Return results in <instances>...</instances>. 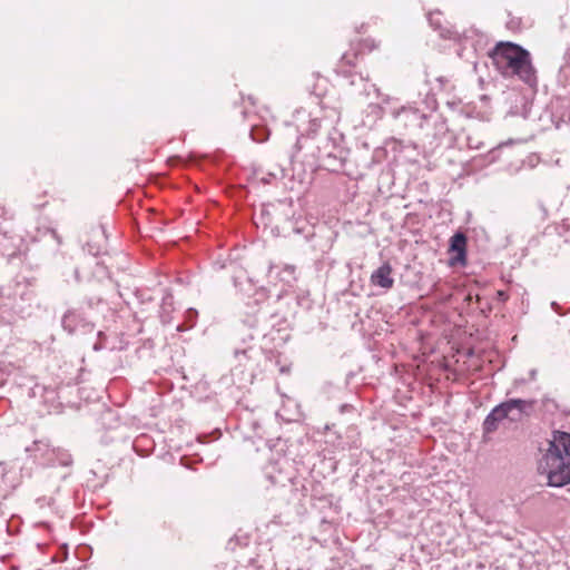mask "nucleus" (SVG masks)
<instances>
[{
	"instance_id": "f257e3e1",
	"label": "nucleus",
	"mask_w": 570,
	"mask_h": 570,
	"mask_svg": "<svg viewBox=\"0 0 570 570\" xmlns=\"http://www.w3.org/2000/svg\"><path fill=\"white\" fill-rule=\"evenodd\" d=\"M538 472L548 480L547 484L561 488L570 484V433L553 430L548 449L539 461Z\"/></svg>"
},
{
	"instance_id": "f03ea898",
	"label": "nucleus",
	"mask_w": 570,
	"mask_h": 570,
	"mask_svg": "<svg viewBox=\"0 0 570 570\" xmlns=\"http://www.w3.org/2000/svg\"><path fill=\"white\" fill-rule=\"evenodd\" d=\"M490 58L503 77L517 76L528 85L535 81L530 53L521 46L510 41L498 42L491 50Z\"/></svg>"
},
{
	"instance_id": "7ed1b4c3",
	"label": "nucleus",
	"mask_w": 570,
	"mask_h": 570,
	"mask_svg": "<svg viewBox=\"0 0 570 570\" xmlns=\"http://www.w3.org/2000/svg\"><path fill=\"white\" fill-rule=\"evenodd\" d=\"M26 452L43 466L60 465L71 468L73 460L69 451L61 448H53L46 440L33 441L32 445L26 448Z\"/></svg>"
},
{
	"instance_id": "20e7f679",
	"label": "nucleus",
	"mask_w": 570,
	"mask_h": 570,
	"mask_svg": "<svg viewBox=\"0 0 570 570\" xmlns=\"http://www.w3.org/2000/svg\"><path fill=\"white\" fill-rule=\"evenodd\" d=\"M341 138V135L334 130L328 135L326 144L318 147L322 167L332 173H342L345 168L348 151L338 145L337 139Z\"/></svg>"
},
{
	"instance_id": "39448f33",
	"label": "nucleus",
	"mask_w": 570,
	"mask_h": 570,
	"mask_svg": "<svg viewBox=\"0 0 570 570\" xmlns=\"http://www.w3.org/2000/svg\"><path fill=\"white\" fill-rule=\"evenodd\" d=\"M360 51L345 52L336 66V73L346 79H350V85L355 86L357 82L363 83L364 92L366 96L371 95V90L379 95V89L373 83H368L367 78L363 77L361 72L354 71L357 67Z\"/></svg>"
},
{
	"instance_id": "423d86ee",
	"label": "nucleus",
	"mask_w": 570,
	"mask_h": 570,
	"mask_svg": "<svg viewBox=\"0 0 570 570\" xmlns=\"http://www.w3.org/2000/svg\"><path fill=\"white\" fill-rule=\"evenodd\" d=\"M61 325L69 334L85 335L95 331V323L83 306L69 308L62 315Z\"/></svg>"
},
{
	"instance_id": "0eeeda50",
	"label": "nucleus",
	"mask_w": 570,
	"mask_h": 570,
	"mask_svg": "<svg viewBox=\"0 0 570 570\" xmlns=\"http://www.w3.org/2000/svg\"><path fill=\"white\" fill-rule=\"evenodd\" d=\"M535 403V400L510 399L500 404L503 406L505 419L512 423H519L531 416Z\"/></svg>"
},
{
	"instance_id": "6e6552de",
	"label": "nucleus",
	"mask_w": 570,
	"mask_h": 570,
	"mask_svg": "<svg viewBox=\"0 0 570 570\" xmlns=\"http://www.w3.org/2000/svg\"><path fill=\"white\" fill-rule=\"evenodd\" d=\"M466 243L468 238L464 233L456 232L450 238L449 250L455 253L449 261L450 266L465 265L466 264Z\"/></svg>"
},
{
	"instance_id": "1a4fd4ad",
	"label": "nucleus",
	"mask_w": 570,
	"mask_h": 570,
	"mask_svg": "<svg viewBox=\"0 0 570 570\" xmlns=\"http://www.w3.org/2000/svg\"><path fill=\"white\" fill-rule=\"evenodd\" d=\"M394 117L400 119L406 127H417L419 129L424 128V124L428 121L429 116L421 112L419 109L413 107H402L393 112Z\"/></svg>"
},
{
	"instance_id": "9d476101",
	"label": "nucleus",
	"mask_w": 570,
	"mask_h": 570,
	"mask_svg": "<svg viewBox=\"0 0 570 570\" xmlns=\"http://www.w3.org/2000/svg\"><path fill=\"white\" fill-rule=\"evenodd\" d=\"M371 283L384 289L393 287L394 279L392 277V266L389 262H385L372 273Z\"/></svg>"
},
{
	"instance_id": "9b49d317",
	"label": "nucleus",
	"mask_w": 570,
	"mask_h": 570,
	"mask_svg": "<svg viewBox=\"0 0 570 570\" xmlns=\"http://www.w3.org/2000/svg\"><path fill=\"white\" fill-rule=\"evenodd\" d=\"M503 413H504V411H503V406H501V404H498L497 406H494L491 410V412L485 416V419L482 423V430H483L484 435L494 433L498 430L499 424L503 420H507L505 415H503Z\"/></svg>"
},
{
	"instance_id": "f8f14e48",
	"label": "nucleus",
	"mask_w": 570,
	"mask_h": 570,
	"mask_svg": "<svg viewBox=\"0 0 570 570\" xmlns=\"http://www.w3.org/2000/svg\"><path fill=\"white\" fill-rule=\"evenodd\" d=\"M91 233L96 239L92 243L91 242L87 243V249H88L89 254L96 256V255L100 254V252L105 247V244L107 240L106 229L102 225H99L97 227H94L91 229Z\"/></svg>"
},
{
	"instance_id": "ddd939ff",
	"label": "nucleus",
	"mask_w": 570,
	"mask_h": 570,
	"mask_svg": "<svg viewBox=\"0 0 570 570\" xmlns=\"http://www.w3.org/2000/svg\"><path fill=\"white\" fill-rule=\"evenodd\" d=\"M249 135L254 141L264 142L269 137V130L265 125H253Z\"/></svg>"
},
{
	"instance_id": "4468645a",
	"label": "nucleus",
	"mask_w": 570,
	"mask_h": 570,
	"mask_svg": "<svg viewBox=\"0 0 570 570\" xmlns=\"http://www.w3.org/2000/svg\"><path fill=\"white\" fill-rule=\"evenodd\" d=\"M254 348L252 346H246V347H236L235 351H234V354H235V357L236 358H239V356H244L245 358L249 360L252 358V353H253Z\"/></svg>"
},
{
	"instance_id": "2eb2a0df",
	"label": "nucleus",
	"mask_w": 570,
	"mask_h": 570,
	"mask_svg": "<svg viewBox=\"0 0 570 570\" xmlns=\"http://www.w3.org/2000/svg\"><path fill=\"white\" fill-rule=\"evenodd\" d=\"M428 20H429L430 24L435 30H439L441 28V17H440V13H430L428 16Z\"/></svg>"
},
{
	"instance_id": "dca6fc26",
	"label": "nucleus",
	"mask_w": 570,
	"mask_h": 570,
	"mask_svg": "<svg viewBox=\"0 0 570 570\" xmlns=\"http://www.w3.org/2000/svg\"><path fill=\"white\" fill-rule=\"evenodd\" d=\"M320 127H321V122H320V120H317V119H313V120H311V122H309L308 132H309V134H315V132L318 130V128H320Z\"/></svg>"
},
{
	"instance_id": "f3484780",
	"label": "nucleus",
	"mask_w": 570,
	"mask_h": 570,
	"mask_svg": "<svg viewBox=\"0 0 570 570\" xmlns=\"http://www.w3.org/2000/svg\"><path fill=\"white\" fill-rule=\"evenodd\" d=\"M295 272H296V266L294 265H286L283 269V273L287 274L288 276H291L293 279H295Z\"/></svg>"
},
{
	"instance_id": "a211bd4d",
	"label": "nucleus",
	"mask_w": 570,
	"mask_h": 570,
	"mask_svg": "<svg viewBox=\"0 0 570 570\" xmlns=\"http://www.w3.org/2000/svg\"><path fill=\"white\" fill-rule=\"evenodd\" d=\"M438 126H439V131L441 134H444L445 131H448V127H446L445 121L443 119H440Z\"/></svg>"
},
{
	"instance_id": "6ab92c4d",
	"label": "nucleus",
	"mask_w": 570,
	"mask_h": 570,
	"mask_svg": "<svg viewBox=\"0 0 570 570\" xmlns=\"http://www.w3.org/2000/svg\"><path fill=\"white\" fill-rule=\"evenodd\" d=\"M100 302H101V299H100V298H97V299L89 298V299L86 302V304L88 305V307H89V308H92V307H94V305H96V304H98V303H100Z\"/></svg>"
},
{
	"instance_id": "aec40b11",
	"label": "nucleus",
	"mask_w": 570,
	"mask_h": 570,
	"mask_svg": "<svg viewBox=\"0 0 570 570\" xmlns=\"http://www.w3.org/2000/svg\"><path fill=\"white\" fill-rule=\"evenodd\" d=\"M562 118L570 121V105L564 108V111L562 112Z\"/></svg>"
},
{
	"instance_id": "412c9836",
	"label": "nucleus",
	"mask_w": 570,
	"mask_h": 570,
	"mask_svg": "<svg viewBox=\"0 0 570 570\" xmlns=\"http://www.w3.org/2000/svg\"><path fill=\"white\" fill-rule=\"evenodd\" d=\"M168 298H171L170 296H166L163 298V308L165 309V307L167 306V299Z\"/></svg>"
},
{
	"instance_id": "4be33fe9",
	"label": "nucleus",
	"mask_w": 570,
	"mask_h": 570,
	"mask_svg": "<svg viewBox=\"0 0 570 570\" xmlns=\"http://www.w3.org/2000/svg\"><path fill=\"white\" fill-rule=\"evenodd\" d=\"M269 479H271V481H272V483H273V484H277V483H279V482H278L277 480H275L273 476H269Z\"/></svg>"
},
{
	"instance_id": "5701e85b",
	"label": "nucleus",
	"mask_w": 570,
	"mask_h": 570,
	"mask_svg": "<svg viewBox=\"0 0 570 570\" xmlns=\"http://www.w3.org/2000/svg\"><path fill=\"white\" fill-rule=\"evenodd\" d=\"M52 235H53V236L57 238V240L60 243V239H59V237L57 236V234H56V232H55V230H52Z\"/></svg>"
},
{
	"instance_id": "b1692460",
	"label": "nucleus",
	"mask_w": 570,
	"mask_h": 570,
	"mask_svg": "<svg viewBox=\"0 0 570 570\" xmlns=\"http://www.w3.org/2000/svg\"><path fill=\"white\" fill-rule=\"evenodd\" d=\"M160 317H161V322H163V323H167V320L165 318V316H164V315H160Z\"/></svg>"
},
{
	"instance_id": "393cba45",
	"label": "nucleus",
	"mask_w": 570,
	"mask_h": 570,
	"mask_svg": "<svg viewBox=\"0 0 570 570\" xmlns=\"http://www.w3.org/2000/svg\"><path fill=\"white\" fill-rule=\"evenodd\" d=\"M258 321H259V320H258V318H256V320L250 324V326L256 325V324L258 323Z\"/></svg>"
},
{
	"instance_id": "a878e982",
	"label": "nucleus",
	"mask_w": 570,
	"mask_h": 570,
	"mask_svg": "<svg viewBox=\"0 0 570 570\" xmlns=\"http://www.w3.org/2000/svg\"><path fill=\"white\" fill-rule=\"evenodd\" d=\"M248 99H249L252 105H255V101H254V99L252 97H248Z\"/></svg>"
},
{
	"instance_id": "bb28decb",
	"label": "nucleus",
	"mask_w": 570,
	"mask_h": 570,
	"mask_svg": "<svg viewBox=\"0 0 570 570\" xmlns=\"http://www.w3.org/2000/svg\"><path fill=\"white\" fill-rule=\"evenodd\" d=\"M94 348H95L96 351H98V350H100V346H98L97 344H95V345H94Z\"/></svg>"
},
{
	"instance_id": "cd10ccee",
	"label": "nucleus",
	"mask_w": 570,
	"mask_h": 570,
	"mask_svg": "<svg viewBox=\"0 0 570 570\" xmlns=\"http://www.w3.org/2000/svg\"><path fill=\"white\" fill-rule=\"evenodd\" d=\"M504 296V293L503 292H499V297H502Z\"/></svg>"
},
{
	"instance_id": "c85d7f7f",
	"label": "nucleus",
	"mask_w": 570,
	"mask_h": 570,
	"mask_svg": "<svg viewBox=\"0 0 570 570\" xmlns=\"http://www.w3.org/2000/svg\"><path fill=\"white\" fill-rule=\"evenodd\" d=\"M373 48H374V45L372 43V45L368 47V49H370V50H373Z\"/></svg>"
}]
</instances>
